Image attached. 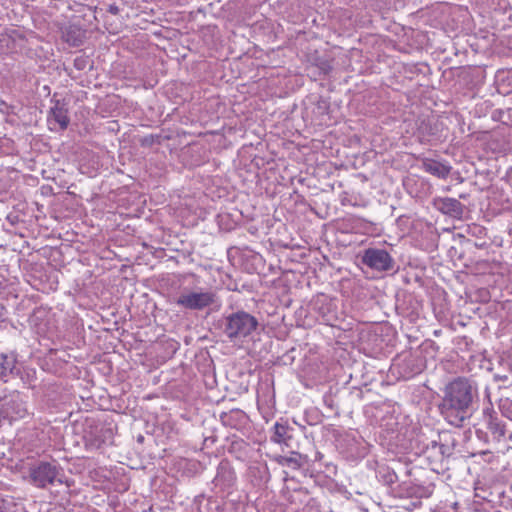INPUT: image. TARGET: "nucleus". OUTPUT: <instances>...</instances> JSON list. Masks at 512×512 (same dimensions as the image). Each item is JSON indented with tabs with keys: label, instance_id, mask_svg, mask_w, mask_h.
<instances>
[{
	"label": "nucleus",
	"instance_id": "nucleus-1",
	"mask_svg": "<svg viewBox=\"0 0 512 512\" xmlns=\"http://www.w3.org/2000/svg\"><path fill=\"white\" fill-rule=\"evenodd\" d=\"M472 388L465 379H457L446 386L445 395L440 405L447 421L454 426H461L469 416L472 403Z\"/></svg>",
	"mask_w": 512,
	"mask_h": 512
},
{
	"label": "nucleus",
	"instance_id": "nucleus-2",
	"mask_svg": "<svg viewBox=\"0 0 512 512\" xmlns=\"http://www.w3.org/2000/svg\"><path fill=\"white\" fill-rule=\"evenodd\" d=\"M174 303L188 311L212 310L220 306L218 294L210 288L184 287L174 298Z\"/></svg>",
	"mask_w": 512,
	"mask_h": 512
},
{
	"label": "nucleus",
	"instance_id": "nucleus-3",
	"mask_svg": "<svg viewBox=\"0 0 512 512\" xmlns=\"http://www.w3.org/2000/svg\"><path fill=\"white\" fill-rule=\"evenodd\" d=\"M29 482L40 489L55 483H63L64 471L56 460H39L28 468Z\"/></svg>",
	"mask_w": 512,
	"mask_h": 512
},
{
	"label": "nucleus",
	"instance_id": "nucleus-4",
	"mask_svg": "<svg viewBox=\"0 0 512 512\" xmlns=\"http://www.w3.org/2000/svg\"><path fill=\"white\" fill-rule=\"evenodd\" d=\"M258 326L257 319L246 311L240 310L224 317V334L231 340L249 336Z\"/></svg>",
	"mask_w": 512,
	"mask_h": 512
},
{
	"label": "nucleus",
	"instance_id": "nucleus-5",
	"mask_svg": "<svg viewBox=\"0 0 512 512\" xmlns=\"http://www.w3.org/2000/svg\"><path fill=\"white\" fill-rule=\"evenodd\" d=\"M0 415L10 424L28 415L26 402L18 391L10 392L0 398Z\"/></svg>",
	"mask_w": 512,
	"mask_h": 512
},
{
	"label": "nucleus",
	"instance_id": "nucleus-6",
	"mask_svg": "<svg viewBox=\"0 0 512 512\" xmlns=\"http://www.w3.org/2000/svg\"><path fill=\"white\" fill-rule=\"evenodd\" d=\"M361 262L377 272L394 270L395 260L388 251L381 248H368L364 250Z\"/></svg>",
	"mask_w": 512,
	"mask_h": 512
},
{
	"label": "nucleus",
	"instance_id": "nucleus-7",
	"mask_svg": "<svg viewBox=\"0 0 512 512\" xmlns=\"http://www.w3.org/2000/svg\"><path fill=\"white\" fill-rule=\"evenodd\" d=\"M433 206L442 214L452 218H461L463 214V205L455 198L437 197L433 200Z\"/></svg>",
	"mask_w": 512,
	"mask_h": 512
},
{
	"label": "nucleus",
	"instance_id": "nucleus-8",
	"mask_svg": "<svg viewBox=\"0 0 512 512\" xmlns=\"http://www.w3.org/2000/svg\"><path fill=\"white\" fill-rule=\"evenodd\" d=\"M421 168L425 172L440 179H446L452 171V166L448 161L431 158H424L421 162Z\"/></svg>",
	"mask_w": 512,
	"mask_h": 512
},
{
	"label": "nucleus",
	"instance_id": "nucleus-9",
	"mask_svg": "<svg viewBox=\"0 0 512 512\" xmlns=\"http://www.w3.org/2000/svg\"><path fill=\"white\" fill-rule=\"evenodd\" d=\"M48 122L50 124L54 122L61 130H65L68 127L70 118L68 116V106L64 101H53V106L50 108L48 115Z\"/></svg>",
	"mask_w": 512,
	"mask_h": 512
},
{
	"label": "nucleus",
	"instance_id": "nucleus-10",
	"mask_svg": "<svg viewBox=\"0 0 512 512\" xmlns=\"http://www.w3.org/2000/svg\"><path fill=\"white\" fill-rule=\"evenodd\" d=\"M291 431H293V428L290 427L288 422L280 419L276 421L272 427L270 440L279 445L289 446V441L292 438Z\"/></svg>",
	"mask_w": 512,
	"mask_h": 512
},
{
	"label": "nucleus",
	"instance_id": "nucleus-11",
	"mask_svg": "<svg viewBox=\"0 0 512 512\" xmlns=\"http://www.w3.org/2000/svg\"><path fill=\"white\" fill-rule=\"evenodd\" d=\"M220 421L224 426L239 430L245 426L247 415L240 409H232L228 412H222Z\"/></svg>",
	"mask_w": 512,
	"mask_h": 512
},
{
	"label": "nucleus",
	"instance_id": "nucleus-12",
	"mask_svg": "<svg viewBox=\"0 0 512 512\" xmlns=\"http://www.w3.org/2000/svg\"><path fill=\"white\" fill-rule=\"evenodd\" d=\"M16 357L13 354L0 353V381L8 382L16 372Z\"/></svg>",
	"mask_w": 512,
	"mask_h": 512
},
{
	"label": "nucleus",
	"instance_id": "nucleus-13",
	"mask_svg": "<svg viewBox=\"0 0 512 512\" xmlns=\"http://www.w3.org/2000/svg\"><path fill=\"white\" fill-rule=\"evenodd\" d=\"M14 48V39L8 33L0 34V55L9 53Z\"/></svg>",
	"mask_w": 512,
	"mask_h": 512
},
{
	"label": "nucleus",
	"instance_id": "nucleus-14",
	"mask_svg": "<svg viewBox=\"0 0 512 512\" xmlns=\"http://www.w3.org/2000/svg\"><path fill=\"white\" fill-rule=\"evenodd\" d=\"M296 456L292 457H279L278 463L282 465H287L289 467H292L294 469H298L302 466L301 462V455L294 453Z\"/></svg>",
	"mask_w": 512,
	"mask_h": 512
},
{
	"label": "nucleus",
	"instance_id": "nucleus-15",
	"mask_svg": "<svg viewBox=\"0 0 512 512\" xmlns=\"http://www.w3.org/2000/svg\"><path fill=\"white\" fill-rule=\"evenodd\" d=\"M490 420L488 423V428L492 431L493 434L497 436H504L505 435V429L504 426L501 425L500 422L497 421V419L492 418V416L489 414Z\"/></svg>",
	"mask_w": 512,
	"mask_h": 512
},
{
	"label": "nucleus",
	"instance_id": "nucleus-16",
	"mask_svg": "<svg viewBox=\"0 0 512 512\" xmlns=\"http://www.w3.org/2000/svg\"><path fill=\"white\" fill-rule=\"evenodd\" d=\"M157 139L158 136L147 135L140 140V144L143 147H151L156 142Z\"/></svg>",
	"mask_w": 512,
	"mask_h": 512
},
{
	"label": "nucleus",
	"instance_id": "nucleus-17",
	"mask_svg": "<svg viewBox=\"0 0 512 512\" xmlns=\"http://www.w3.org/2000/svg\"><path fill=\"white\" fill-rule=\"evenodd\" d=\"M318 66H319V69L321 70V72L325 75L328 74L332 70V65L327 60L320 61Z\"/></svg>",
	"mask_w": 512,
	"mask_h": 512
},
{
	"label": "nucleus",
	"instance_id": "nucleus-18",
	"mask_svg": "<svg viewBox=\"0 0 512 512\" xmlns=\"http://www.w3.org/2000/svg\"><path fill=\"white\" fill-rule=\"evenodd\" d=\"M86 64H87V61L84 57H77L75 60H74V67L78 70H83L85 69L86 67Z\"/></svg>",
	"mask_w": 512,
	"mask_h": 512
},
{
	"label": "nucleus",
	"instance_id": "nucleus-19",
	"mask_svg": "<svg viewBox=\"0 0 512 512\" xmlns=\"http://www.w3.org/2000/svg\"><path fill=\"white\" fill-rule=\"evenodd\" d=\"M84 438L86 445L93 448H99L102 443L99 439H91L87 435Z\"/></svg>",
	"mask_w": 512,
	"mask_h": 512
},
{
	"label": "nucleus",
	"instance_id": "nucleus-20",
	"mask_svg": "<svg viewBox=\"0 0 512 512\" xmlns=\"http://www.w3.org/2000/svg\"><path fill=\"white\" fill-rule=\"evenodd\" d=\"M397 480V475L394 472H388L385 476V482L388 484H393Z\"/></svg>",
	"mask_w": 512,
	"mask_h": 512
},
{
	"label": "nucleus",
	"instance_id": "nucleus-21",
	"mask_svg": "<svg viewBox=\"0 0 512 512\" xmlns=\"http://www.w3.org/2000/svg\"><path fill=\"white\" fill-rule=\"evenodd\" d=\"M323 401L327 407L330 409L334 408V401L330 396H324Z\"/></svg>",
	"mask_w": 512,
	"mask_h": 512
},
{
	"label": "nucleus",
	"instance_id": "nucleus-22",
	"mask_svg": "<svg viewBox=\"0 0 512 512\" xmlns=\"http://www.w3.org/2000/svg\"><path fill=\"white\" fill-rule=\"evenodd\" d=\"M108 12L111 13L112 15H117V14H119L120 9L117 5L111 4L108 7Z\"/></svg>",
	"mask_w": 512,
	"mask_h": 512
},
{
	"label": "nucleus",
	"instance_id": "nucleus-23",
	"mask_svg": "<svg viewBox=\"0 0 512 512\" xmlns=\"http://www.w3.org/2000/svg\"><path fill=\"white\" fill-rule=\"evenodd\" d=\"M6 319V309L5 307L0 304V325L5 322Z\"/></svg>",
	"mask_w": 512,
	"mask_h": 512
},
{
	"label": "nucleus",
	"instance_id": "nucleus-24",
	"mask_svg": "<svg viewBox=\"0 0 512 512\" xmlns=\"http://www.w3.org/2000/svg\"><path fill=\"white\" fill-rule=\"evenodd\" d=\"M303 512H320L319 509L314 505H307Z\"/></svg>",
	"mask_w": 512,
	"mask_h": 512
},
{
	"label": "nucleus",
	"instance_id": "nucleus-25",
	"mask_svg": "<svg viewBox=\"0 0 512 512\" xmlns=\"http://www.w3.org/2000/svg\"><path fill=\"white\" fill-rule=\"evenodd\" d=\"M320 300H325V297H324L323 295H322V296L317 297V299H316V301H315L314 305H317V303H318Z\"/></svg>",
	"mask_w": 512,
	"mask_h": 512
},
{
	"label": "nucleus",
	"instance_id": "nucleus-26",
	"mask_svg": "<svg viewBox=\"0 0 512 512\" xmlns=\"http://www.w3.org/2000/svg\"><path fill=\"white\" fill-rule=\"evenodd\" d=\"M475 433H476L477 436H479L480 430L476 429Z\"/></svg>",
	"mask_w": 512,
	"mask_h": 512
},
{
	"label": "nucleus",
	"instance_id": "nucleus-27",
	"mask_svg": "<svg viewBox=\"0 0 512 512\" xmlns=\"http://www.w3.org/2000/svg\"><path fill=\"white\" fill-rule=\"evenodd\" d=\"M508 438L512 441V432L509 434Z\"/></svg>",
	"mask_w": 512,
	"mask_h": 512
}]
</instances>
